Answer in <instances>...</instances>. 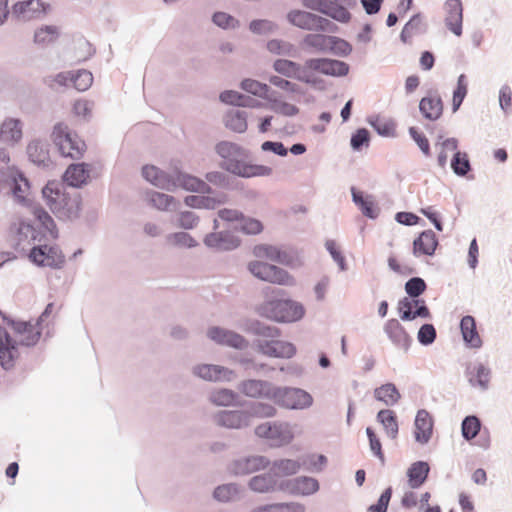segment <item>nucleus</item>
I'll return each mask as SVG.
<instances>
[{"mask_svg": "<svg viewBox=\"0 0 512 512\" xmlns=\"http://www.w3.org/2000/svg\"><path fill=\"white\" fill-rule=\"evenodd\" d=\"M42 197L51 212L61 221H74L80 217L82 197L67 191L64 183L49 181L42 188Z\"/></svg>", "mask_w": 512, "mask_h": 512, "instance_id": "obj_1", "label": "nucleus"}, {"mask_svg": "<svg viewBox=\"0 0 512 512\" xmlns=\"http://www.w3.org/2000/svg\"><path fill=\"white\" fill-rule=\"evenodd\" d=\"M33 214L43 232L27 222H19L15 232V248L21 252H29L38 242L56 240L59 236L55 221L50 214L40 206L34 207Z\"/></svg>", "mask_w": 512, "mask_h": 512, "instance_id": "obj_2", "label": "nucleus"}, {"mask_svg": "<svg viewBox=\"0 0 512 512\" xmlns=\"http://www.w3.org/2000/svg\"><path fill=\"white\" fill-rule=\"evenodd\" d=\"M30 185L24 174L13 166L0 169V195L11 197L16 203L27 205Z\"/></svg>", "mask_w": 512, "mask_h": 512, "instance_id": "obj_3", "label": "nucleus"}, {"mask_svg": "<svg viewBox=\"0 0 512 512\" xmlns=\"http://www.w3.org/2000/svg\"><path fill=\"white\" fill-rule=\"evenodd\" d=\"M259 313L277 322L292 323L304 317L305 308L301 303L291 299H275L264 302Z\"/></svg>", "mask_w": 512, "mask_h": 512, "instance_id": "obj_4", "label": "nucleus"}, {"mask_svg": "<svg viewBox=\"0 0 512 512\" xmlns=\"http://www.w3.org/2000/svg\"><path fill=\"white\" fill-rule=\"evenodd\" d=\"M51 139L62 156L80 159L86 151L85 142L63 122L54 125Z\"/></svg>", "mask_w": 512, "mask_h": 512, "instance_id": "obj_5", "label": "nucleus"}, {"mask_svg": "<svg viewBox=\"0 0 512 512\" xmlns=\"http://www.w3.org/2000/svg\"><path fill=\"white\" fill-rule=\"evenodd\" d=\"M274 404L288 410H306L313 405L312 395L297 387L275 386L272 395Z\"/></svg>", "mask_w": 512, "mask_h": 512, "instance_id": "obj_6", "label": "nucleus"}, {"mask_svg": "<svg viewBox=\"0 0 512 512\" xmlns=\"http://www.w3.org/2000/svg\"><path fill=\"white\" fill-rule=\"evenodd\" d=\"M3 320L11 327L14 337H11L13 346L33 347L35 346L42 333V327L36 321L18 320L2 315ZM19 351V349H17Z\"/></svg>", "mask_w": 512, "mask_h": 512, "instance_id": "obj_7", "label": "nucleus"}, {"mask_svg": "<svg viewBox=\"0 0 512 512\" xmlns=\"http://www.w3.org/2000/svg\"><path fill=\"white\" fill-rule=\"evenodd\" d=\"M306 8L324 14L333 20L347 23L351 14L347 8H354L357 0H303Z\"/></svg>", "mask_w": 512, "mask_h": 512, "instance_id": "obj_8", "label": "nucleus"}, {"mask_svg": "<svg viewBox=\"0 0 512 512\" xmlns=\"http://www.w3.org/2000/svg\"><path fill=\"white\" fill-rule=\"evenodd\" d=\"M290 24L303 30L334 33L337 25L320 15L304 10H292L287 14Z\"/></svg>", "mask_w": 512, "mask_h": 512, "instance_id": "obj_9", "label": "nucleus"}, {"mask_svg": "<svg viewBox=\"0 0 512 512\" xmlns=\"http://www.w3.org/2000/svg\"><path fill=\"white\" fill-rule=\"evenodd\" d=\"M255 435L274 447L287 445L294 438L291 424L284 421L264 422L255 428Z\"/></svg>", "mask_w": 512, "mask_h": 512, "instance_id": "obj_10", "label": "nucleus"}, {"mask_svg": "<svg viewBox=\"0 0 512 512\" xmlns=\"http://www.w3.org/2000/svg\"><path fill=\"white\" fill-rule=\"evenodd\" d=\"M249 272L256 278L273 284L293 286L295 279L284 269L263 261L248 264Z\"/></svg>", "mask_w": 512, "mask_h": 512, "instance_id": "obj_11", "label": "nucleus"}, {"mask_svg": "<svg viewBox=\"0 0 512 512\" xmlns=\"http://www.w3.org/2000/svg\"><path fill=\"white\" fill-rule=\"evenodd\" d=\"M28 257L35 265L52 269H61L65 263V257L58 246H49L42 242L30 248Z\"/></svg>", "mask_w": 512, "mask_h": 512, "instance_id": "obj_12", "label": "nucleus"}, {"mask_svg": "<svg viewBox=\"0 0 512 512\" xmlns=\"http://www.w3.org/2000/svg\"><path fill=\"white\" fill-rule=\"evenodd\" d=\"M215 151L222 159L221 167L234 175L244 160L249 157V153L245 148L230 141L219 142L215 146Z\"/></svg>", "mask_w": 512, "mask_h": 512, "instance_id": "obj_13", "label": "nucleus"}, {"mask_svg": "<svg viewBox=\"0 0 512 512\" xmlns=\"http://www.w3.org/2000/svg\"><path fill=\"white\" fill-rule=\"evenodd\" d=\"M206 336L220 346L236 350H245L249 347V341L244 336L225 327L211 326L207 329Z\"/></svg>", "mask_w": 512, "mask_h": 512, "instance_id": "obj_14", "label": "nucleus"}, {"mask_svg": "<svg viewBox=\"0 0 512 512\" xmlns=\"http://www.w3.org/2000/svg\"><path fill=\"white\" fill-rule=\"evenodd\" d=\"M253 347L257 352L273 358H291L296 353V348L292 343L275 338L256 339L253 341Z\"/></svg>", "mask_w": 512, "mask_h": 512, "instance_id": "obj_15", "label": "nucleus"}, {"mask_svg": "<svg viewBox=\"0 0 512 512\" xmlns=\"http://www.w3.org/2000/svg\"><path fill=\"white\" fill-rule=\"evenodd\" d=\"M49 10V5L41 0H25L17 2L12 7V16L20 22L43 19Z\"/></svg>", "mask_w": 512, "mask_h": 512, "instance_id": "obj_16", "label": "nucleus"}, {"mask_svg": "<svg viewBox=\"0 0 512 512\" xmlns=\"http://www.w3.org/2000/svg\"><path fill=\"white\" fill-rule=\"evenodd\" d=\"M319 482L310 476H300L293 479L281 480L279 491L289 493L294 496H310L319 490Z\"/></svg>", "mask_w": 512, "mask_h": 512, "instance_id": "obj_17", "label": "nucleus"}, {"mask_svg": "<svg viewBox=\"0 0 512 512\" xmlns=\"http://www.w3.org/2000/svg\"><path fill=\"white\" fill-rule=\"evenodd\" d=\"M307 68L313 69L316 73L331 77H344L350 70L348 63L324 57L307 59Z\"/></svg>", "mask_w": 512, "mask_h": 512, "instance_id": "obj_18", "label": "nucleus"}, {"mask_svg": "<svg viewBox=\"0 0 512 512\" xmlns=\"http://www.w3.org/2000/svg\"><path fill=\"white\" fill-rule=\"evenodd\" d=\"M270 465V460L263 455H248L234 459L229 464L230 473L240 476L263 470Z\"/></svg>", "mask_w": 512, "mask_h": 512, "instance_id": "obj_19", "label": "nucleus"}, {"mask_svg": "<svg viewBox=\"0 0 512 512\" xmlns=\"http://www.w3.org/2000/svg\"><path fill=\"white\" fill-rule=\"evenodd\" d=\"M491 369L480 361L469 362L465 366L464 376L472 388L482 392L489 389Z\"/></svg>", "mask_w": 512, "mask_h": 512, "instance_id": "obj_20", "label": "nucleus"}, {"mask_svg": "<svg viewBox=\"0 0 512 512\" xmlns=\"http://www.w3.org/2000/svg\"><path fill=\"white\" fill-rule=\"evenodd\" d=\"M237 388L246 397L272 401L275 385L266 380L246 379L239 382Z\"/></svg>", "mask_w": 512, "mask_h": 512, "instance_id": "obj_21", "label": "nucleus"}, {"mask_svg": "<svg viewBox=\"0 0 512 512\" xmlns=\"http://www.w3.org/2000/svg\"><path fill=\"white\" fill-rule=\"evenodd\" d=\"M216 425L227 429H244L249 427V413L245 410H220L213 415Z\"/></svg>", "mask_w": 512, "mask_h": 512, "instance_id": "obj_22", "label": "nucleus"}, {"mask_svg": "<svg viewBox=\"0 0 512 512\" xmlns=\"http://www.w3.org/2000/svg\"><path fill=\"white\" fill-rule=\"evenodd\" d=\"M192 374L209 382H229L235 376L231 369L215 364L195 365L192 368Z\"/></svg>", "mask_w": 512, "mask_h": 512, "instance_id": "obj_23", "label": "nucleus"}, {"mask_svg": "<svg viewBox=\"0 0 512 512\" xmlns=\"http://www.w3.org/2000/svg\"><path fill=\"white\" fill-rule=\"evenodd\" d=\"M444 22L448 30L455 36L462 35L463 6L461 0H447L443 5Z\"/></svg>", "mask_w": 512, "mask_h": 512, "instance_id": "obj_24", "label": "nucleus"}, {"mask_svg": "<svg viewBox=\"0 0 512 512\" xmlns=\"http://www.w3.org/2000/svg\"><path fill=\"white\" fill-rule=\"evenodd\" d=\"M253 254L257 258H264L272 262L290 266L294 261V256L287 250L270 244H259L253 248Z\"/></svg>", "mask_w": 512, "mask_h": 512, "instance_id": "obj_25", "label": "nucleus"}, {"mask_svg": "<svg viewBox=\"0 0 512 512\" xmlns=\"http://www.w3.org/2000/svg\"><path fill=\"white\" fill-rule=\"evenodd\" d=\"M173 182H174L173 191H175L178 188H182L187 191L197 192V193H202V194H211L212 193L211 187L205 181H203L193 175L181 172L179 170H175L173 172Z\"/></svg>", "mask_w": 512, "mask_h": 512, "instance_id": "obj_26", "label": "nucleus"}, {"mask_svg": "<svg viewBox=\"0 0 512 512\" xmlns=\"http://www.w3.org/2000/svg\"><path fill=\"white\" fill-rule=\"evenodd\" d=\"M203 242L205 246L217 251H231L240 245V240L228 231L211 232L207 234Z\"/></svg>", "mask_w": 512, "mask_h": 512, "instance_id": "obj_27", "label": "nucleus"}, {"mask_svg": "<svg viewBox=\"0 0 512 512\" xmlns=\"http://www.w3.org/2000/svg\"><path fill=\"white\" fill-rule=\"evenodd\" d=\"M434 421L425 409L418 410L414 421V438L421 445H426L433 435Z\"/></svg>", "mask_w": 512, "mask_h": 512, "instance_id": "obj_28", "label": "nucleus"}, {"mask_svg": "<svg viewBox=\"0 0 512 512\" xmlns=\"http://www.w3.org/2000/svg\"><path fill=\"white\" fill-rule=\"evenodd\" d=\"M383 330L395 347L408 351L412 343V338L397 319L387 320Z\"/></svg>", "mask_w": 512, "mask_h": 512, "instance_id": "obj_29", "label": "nucleus"}, {"mask_svg": "<svg viewBox=\"0 0 512 512\" xmlns=\"http://www.w3.org/2000/svg\"><path fill=\"white\" fill-rule=\"evenodd\" d=\"M91 165L81 162L70 164L63 174V182L72 188H81L88 183Z\"/></svg>", "mask_w": 512, "mask_h": 512, "instance_id": "obj_30", "label": "nucleus"}, {"mask_svg": "<svg viewBox=\"0 0 512 512\" xmlns=\"http://www.w3.org/2000/svg\"><path fill=\"white\" fill-rule=\"evenodd\" d=\"M142 176L157 188L173 191V174L162 171L154 165H145L142 168Z\"/></svg>", "mask_w": 512, "mask_h": 512, "instance_id": "obj_31", "label": "nucleus"}, {"mask_svg": "<svg viewBox=\"0 0 512 512\" xmlns=\"http://www.w3.org/2000/svg\"><path fill=\"white\" fill-rule=\"evenodd\" d=\"M23 137V123L18 118H6L0 126V141L14 146Z\"/></svg>", "mask_w": 512, "mask_h": 512, "instance_id": "obj_32", "label": "nucleus"}, {"mask_svg": "<svg viewBox=\"0 0 512 512\" xmlns=\"http://www.w3.org/2000/svg\"><path fill=\"white\" fill-rule=\"evenodd\" d=\"M29 160L38 167L48 168L51 165L49 144L41 139H33L27 146Z\"/></svg>", "mask_w": 512, "mask_h": 512, "instance_id": "obj_33", "label": "nucleus"}, {"mask_svg": "<svg viewBox=\"0 0 512 512\" xmlns=\"http://www.w3.org/2000/svg\"><path fill=\"white\" fill-rule=\"evenodd\" d=\"M438 246V239L434 231L428 229L419 234L413 241V254L416 257L421 255H434Z\"/></svg>", "mask_w": 512, "mask_h": 512, "instance_id": "obj_34", "label": "nucleus"}, {"mask_svg": "<svg viewBox=\"0 0 512 512\" xmlns=\"http://www.w3.org/2000/svg\"><path fill=\"white\" fill-rule=\"evenodd\" d=\"M273 69L284 77L300 81L309 68H307V59L303 65L288 59H277L273 63Z\"/></svg>", "mask_w": 512, "mask_h": 512, "instance_id": "obj_35", "label": "nucleus"}, {"mask_svg": "<svg viewBox=\"0 0 512 512\" xmlns=\"http://www.w3.org/2000/svg\"><path fill=\"white\" fill-rule=\"evenodd\" d=\"M279 483L280 481L269 470L267 473L253 476L248 482V487L255 493L264 494L279 491Z\"/></svg>", "mask_w": 512, "mask_h": 512, "instance_id": "obj_36", "label": "nucleus"}, {"mask_svg": "<svg viewBox=\"0 0 512 512\" xmlns=\"http://www.w3.org/2000/svg\"><path fill=\"white\" fill-rule=\"evenodd\" d=\"M322 33H309L306 34L302 41V48L311 54H325L328 53V45L331 35Z\"/></svg>", "mask_w": 512, "mask_h": 512, "instance_id": "obj_37", "label": "nucleus"}, {"mask_svg": "<svg viewBox=\"0 0 512 512\" xmlns=\"http://www.w3.org/2000/svg\"><path fill=\"white\" fill-rule=\"evenodd\" d=\"M460 330L462 337L467 346L471 348H480L482 340L477 332L474 317L470 315L464 316L460 321Z\"/></svg>", "mask_w": 512, "mask_h": 512, "instance_id": "obj_38", "label": "nucleus"}, {"mask_svg": "<svg viewBox=\"0 0 512 512\" xmlns=\"http://www.w3.org/2000/svg\"><path fill=\"white\" fill-rule=\"evenodd\" d=\"M430 466L426 461H416L407 470L408 484L412 489L421 487L428 478Z\"/></svg>", "mask_w": 512, "mask_h": 512, "instance_id": "obj_39", "label": "nucleus"}, {"mask_svg": "<svg viewBox=\"0 0 512 512\" xmlns=\"http://www.w3.org/2000/svg\"><path fill=\"white\" fill-rule=\"evenodd\" d=\"M270 470L275 476V478L279 477H289L295 475L301 469V462L299 459H277L272 463L270 462Z\"/></svg>", "mask_w": 512, "mask_h": 512, "instance_id": "obj_40", "label": "nucleus"}, {"mask_svg": "<svg viewBox=\"0 0 512 512\" xmlns=\"http://www.w3.org/2000/svg\"><path fill=\"white\" fill-rule=\"evenodd\" d=\"M419 110L424 118L435 121L443 112V104L440 96H428L420 100Z\"/></svg>", "mask_w": 512, "mask_h": 512, "instance_id": "obj_41", "label": "nucleus"}, {"mask_svg": "<svg viewBox=\"0 0 512 512\" xmlns=\"http://www.w3.org/2000/svg\"><path fill=\"white\" fill-rule=\"evenodd\" d=\"M147 199L149 204H151L154 208L160 211H172L178 210L179 202L178 200L168 194L157 192V191H149L147 193Z\"/></svg>", "mask_w": 512, "mask_h": 512, "instance_id": "obj_42", "label": "nucleus"}, {"mask_svg": "<svg viewBox=\"0 0 512 512\" xmlns=\"http://www.w3.org/2000/svg\"><path fill=\"white\" fill-rule=\"evenodd\" d=\"M427 25L423 20V16L418 13L411 17V19L404 25L400 39L402 42L407 43L413 36L425 33Z\"/></svg>", "mask_w": 512, "mask_h": 512, "instance_id": "obj_43", "label": "nucleus"}, {"mask_svg": "<svg viewBox=\"0 0 512 512\" xmlns=\"http://www.w3.org/2000/svg\"><path fill=\"white\" fill-rule=\"evenodd\" d=\"M247 117L244 110L230 109L224 117L225 126L236 133H244L247 130Z\"/></svg>", "mask_w": 512, "mask_h": 512, "instance_id": "obj_44", "label": "nucleus"}, {"mask_svg": "<svg viewBox=\"0 0 512 512\" xmlns=\"http://www.w3.org/2000/svg\"><path fill=\"white\" fill-rule=\"evenodd\" d=\"M238 398V394L228 388L213 389L208 395L209 402L219 407L233 406Z\"/></svg>", "mask_w": 512, "mask_h": 512, "instance_id": "obj_45", "label": "nucleus"}, {"mask_svg": "<svg viewBox=\"0 0 512 512\" xmlns=\"http://www.w3.org/2000/svg\"><path fill=\"white\" fill-rule=\"evenodd\" d=\"M374 397L386 406H394L401 399V394L395 384L386 383L374 390Z\"/></svg>", "mask_w": 512, "mask_h": 512, "instance_id": "obj_46", "label": "nucleus"}, {"mask_svg": "<svg viewBox=\"0 0 512 512\" xmlns=\"http://www.w3.org/2000/svg\"><path fill=\"white\" fill-rule=\"evenodd\" d=\"M240 87L244 91L268 101H272V95L275 94L267 84L250 78L242 80Z\"/></svg>", "mask_w": 512, "mask_h": 512, "instance_id": "obj_47", "label": "nucleus"}, {"mask_svg": "<svg viewBox=\"0 0 512 512\" xmlns=\"http://www.w3.org/2000/svg\"><path fill=\"white\" fill-rule=\"evenodd\" d=\"M245 331L266 340L277 338L279 336V330L276 326L268 325L258 320L247 322Z\"/></svg>", "mask_w": 512, "mask_h": 512, "instance_id": "obj_48", "label": "nucleus"}, {"mask_svg": "<svg viewBox=\"0 0 512 512\" xmlns=\"http://www.w3.org/2000/svg\"><path fill=\"white\" fill-rule=\"evenodd\" d=\"M165 239L168 245L175 248L192 249L198 246L197 240L186 231L169 233Z\"/></svg>", "mask_w": 512, "mask_h": 512, "instance_id": "obj_49", "label": "nucleus"}, {"mask_svg": "<svg viewBox=\"0 0 512 512\" xmlns=\"http://www.w3.org/2000/svg\"><path fill=\"white\" fill-rule=\"evenodd\" d=\"M273 169L266 165L250 164L246 160L241 164L235 175L242 178L267 177L272 175Z\"/></svg>", "mask_w": 512, "mask_h": 512, "instance_id": "obj_50", "label": "nucleus"}, {"mask_svg": "<svg viewBox=\"0 0 512 512\" xmlns=\"http://www.w3.org/2000/svg\"><path fill=\"white\" fill-rule=\"evenodd\" d=\"M172 222L175 226L183 230H193L198 226L200 217L190 210H178L174 215Z\"/></svg>", "mask_w": 512, "mask_h": 512, "instance_id": "obj_51", "label": "nucleus"}, {"mask_svg": "<svg viewBox=\"0 0 512 512\" xmlns=\"http://www.w3.org/2000/svg\"><path fill=\"white\" fill-rule=\"evenodd\" d=\"M377 420L383 425L386 434L391 439L398 435V422L394 411L390 409L380 410L377 414Z\"/></svg>", "mask_w": 512, "mask_h": 512, "instance_id": "obj_52", "label": "nucleus"}, {"mask_svg": "<svg viewBox=\"0 0 512 512\" xmlns=\"http://www.w3.org/2000/svg\"><path fill=\"white\" fill-rule=\"evenodd\" d=\"M246 412L249 413V421L253 418H272L277 415V409L274 405L266 402H252Z\"/></svg>", "mask_w": 512, "mask_h": 512, "instance_id": "obj_53", "label": "nucleus"}, {"mask_svg": "<svg viewBox=\"0 0 512 512\" xmlns=\"http://www.w3.org/2000/svg\"><path fill=\"white\" fill-rule=\"evenodd\" d=\"M450 167L453 173L458 177H466L472 170V166L466 152H456L453 154Z\"/></svg>", "mask_w": 512, "mask_h": 512, "instance_id": "obj_54", "label": "nucleus"}, {"mask_svg": "<svg viewBox=\"0 0 512 512\" xmlns=\"http://www.w3.org/2000/svg\"><path fill=\"white\" fill-rule=\"evenodd\" d=\"M241 488L235 483L223 484L215 488L213 496L220 502H230L239 499Z\"/></svg>", "mask_w": 512, "mask_h": 512, "instance_id": "obj_55", "label": "nucleus"}, {"mask_svg": "<svg viewBox=\"0 0 512 512\" xmlns=\"http://www.w3.org/2000/svg\"><path fill=\"white\" fill-rule=\"evenodd\" d=\"M481 421L476 415L466 416L461 423V434L466 441H471L481 431Z\"/></svg>", "mask_w": 512, "mask_h": 512, "instance_id": "obj_56", "label": "nucleus"}, {"mask_svg": "<svg viewBox=\"0 0 512 512\" xmlns=\"http://www.w3.org/2000/svg\"><path fill=\"white\" fill-rule=\"evenodd\" d=\"M301 467L309 472L319 473L326 467L328 459L323 454H307L299 458Z\"/></svg>", "mask_w": 512, "mask_h": 512, "instance_id": "obj_57", "label": "nucleus"}, {"mask_svg": "<svg viewBox=\"0 0 512 512\" xmlns=\"http://www.w3.org/2000/svg\"><path fill=\"white\" fill-rule=\"evenodd\" d=\"M59 37V29L54 25H43L34 33V42L37 45L46 46L53 43Z\"/></svg>", "mask_w": 512, "mask_h": 512, "instance_id": "obj_58", "label": "nucleus"}, {"mask_svg": "<svg viewBox=\"0 0 512 512\" xmlns=\"http://www.w3.org/2000/svg\"><path fill=\"white\" fill-rule=\"evenodd\" d=\"M267 50L276 55L287 56V57H296L297 56V48L292 43L280 40V39H272L267 42Z\"/></svg>", "mask_w": 512, "mask_h": 512, "instance_id": "obj_59", "label": "nucleus"}, {"mask_svg": "<svg viewBox=\"0 0 512 512\" xmlns=\"http://www.w3.org/2000/svg\"><path fill=\"white\" fill-rule=\"evenodd\" d=\"M468 93V79L465 74H460L457 78L456 88L453 91L452 109L456 112L463 103Z\"/></svg>", "mask_w": 512, "mask_h": 512, "instance_id": "obj_60", "label": "nucleus"}, {"mask_svg": "<svg viewBox=\"0 0 512 512\" xmlns=\"http://www.w3.org/2000/svg\"><path fill=\"white\" fill-rule=\"evenodd\" d=\"M351 52L352 46L348 41L336 36H330L328 53L338 57H347Z\"/></svg>", "mask_w": 512, "mask_h": 512, "instance_id": "obj_61", "label": "nucleus"}, {"mask_svg": "<svg viewBox=\"0 0 512 512\" xmlns=\"http://www.w3.org/2000/svg\"><path fill=\"white\" fill-rule=\"evenodd\" d=\"M212 22L221 29L234 30L240 26L239 20L232 15L218 11L212 15Z\"/></svg>", "mask_w": 512, "mask_h": 512, "instance_id": "obj_62", "label": "nucleus"}, {"mask_svg": "<svg viewBox=\"0 0 512 512\" xmlns=\"http://www.w3.org/2000/svg\"><path fill=\"white\" fill-rule=\"evenodd\" d=\"M93 83V75L88 70H79L72 72L71 84L78 91H86Z\"/></svg>", "mask_w": 512, "mask_h": 512, "instance_id": "obj_63", "label": "nucleus"}, {"mask_svg": "<svg viewBox=\"0 0 512 512\" xmlns=\"http://www.w3.org/2000/svg\"><path fill=\"white\" fill-rule=\"evenodd\" d=\"M426 288V282L421 277H412L405 283V292L410 298L420 299Z\"/></svg>", "mask_w": 512, "mask_h": 512, "instance_id": "obj_64", "label": "nucleus"}]
</instances>
